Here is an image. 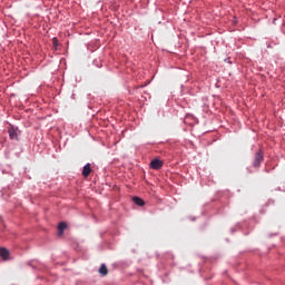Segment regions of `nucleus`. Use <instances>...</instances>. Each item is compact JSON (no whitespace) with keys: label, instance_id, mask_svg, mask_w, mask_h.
Here are the masks:
<instances>
[{"label":"nucleus","instance_id":"f03ea898","mask_svg":"<svg viewBox=\"0 0 285 285\" xmlns=\"http://www.w3.org/2000/svg\"><path fill=\"white\" fill-rule=\"evenodd\" d=\"M161 166H164V163L161 160H159L158 158H155L150 163V168H153L154 170H159L161 168Z\"/></svg>","mask_w":285,"mask_h":285},{"label":"nucleus","instance_id":"39448f33","mask_svg":"<svg viewBox=\"0 0 285 285\" xmlns=\"http://www.w3.org/2000/svg\"><path fill=\"white\" fill-rule=\"evenodd\" d=\"M92 173V168L90 167V164H87L82 169L83 177H88Z\"/></svg>","mask_w":285,"mask_h":285},{"label":"nucleus","instance_id":"423d86ee","mask_svg":"<svg viewBox=\"0 0 285 285\" xmlns=\"http://www.w3.org/2000/svg\"><path fill=\"white\" fill-rule=\"evenodd\" d=\"M132 202H134V204H136V206H144L146 204V203H144V199H141V198H139L137 196H135L132 198Z\"/></svg>","mask_w":285,"mask_h":285},{"label":"nucleus","instance_id":"20e7f679","mask_svg":"<svg viewBox=\"0 0 285 285\" xmlns=\"http://www.w3.org/2000/svg\"><path fill=\"white\" fill-rule=\"evenodd\" d=\"M8 134H9V137L10 139H19V136L17 134V129H14V127H11L9 130H8Z\"/></svg>","mask_w":285,"mask_h":285},{"label":"nucleus","instance_id":"0eeeda50","mask_svg":"<svg viewBox=\"0 0 285 285\" xmlns=\"http://www.w3.org/2000/svg\"><path fill=\"white\" fill-rule=\"evenodd\" d=\"M99 274L100 275H104V276H106V275H108V267H106L104 264L100 266V268H99Z\"/></svg>","mask_w":285,"mask_h":285},{"label":"nucleus","instance_id":"1a4fd4ad","mask_svg":"<svg viewBox=\"0 0 285 285\" xmlns=\"http://www.w3.org/2000/svg\"><path fill=\"white\" fill-rule=\"evenodd\" d=\"M57 41H58L57 38L52 39L53 46H57Z\"/></svg>","mask_w":285,"mask_h":285},{"label":"nucleus","instance_id":"f257e3e1","mask_svg":"<svg viewBox=\"0 0 285 285\" xmlns=\"http://www.w3.org/2000/svg\"><path fill=\"white\" fill-rule=\"evenodd\" d=\"M262 161H264V154L262 153V150H259L258 153H256L255 158H254V167L258 168V166L262 164Z\"/></svg>","mask_w":285,"mask_h":285},{"label":"nucleus","instance_id":"6e6552de","mask_svg":"<svg viewBox=\"0 0 285 285\" xmlns=\"http://www.w3.org/2000/svg\"><path fill=\"white\" fill-rule=\"evenodd\" d=\"M66 228H68V225H67L66 223H60V224L58 225V229H59L60 235L63 234V230H65Z\"/></svg>","mask_w":285,"mask_h":285},{"label":"nucleus","instance_id":"7ed1b4c3","mask_svg":"<svg viewBox=\"0 0 285 285\" xmlns=\"http://www.w3.org/2000/svg\"><path fill=\"white\" fill-rule=\"evenodd\" d=\"M0 257L6 262L10 257V252L6 247L0 248Z\"/></svg>","mask_w":285,"mask_h":285}]
</instances>
